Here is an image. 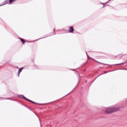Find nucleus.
Listing matches in <instances>:
<instances>
[{
    "label": "nucleus",
    "instance_id": "nucleus-1",
    "mask_svg": "<svg viewBox=\"0 0 127 127\" xmlns=\"http://www.w3.org/2000/svg\"><path fill=\"white\" fill-rule=\"evenodd\" d=\"M118 111H120L119 107H109L107 108H105V114L108 115V114H111V113H115V112H118Z\"/></svg>",
    "mask_w": 127,
    "mask_h": 127
},
{
    "label": "nucleus",
    "instance_id": "nucleus-2",
    "mask_svg": "<svg viewBox=\"0 0 127 127\" xmlns=\"http://www.w3.org/2000/svg\"><path fill=\"white\" fill-rule=\"evenodd\" d=\"M73 30H74V29L73 28V27L70 26L68 29V32L70 33H73Z\"/></svg>",
    "mask_w": 127,
    "mask_h": 127
},
{
    "label": "nucleus",
    "instance_id": "nucleus-3",
    "mask_svg": "<svg viewBox=\"0 0 127 127\" xmlns=\"http://www.w3.org/2000/svg\"><path fill=\"white\" fill-rule=\"evenodd\" d=\"M22 69H23V67L20 68L19 69L18 71V77H19V75H20V72H21V71H22Z\"/></svg>",
    "mask_w": 127,
    "mask_h": 127
},
{
    "label": "nucleus",
    "instance_id": "nucleus-4",
    "mask_svg": "<svg viewBox=\"0 0 127 127\" xmlns=\"http://www.w3.org/2000/svg\"><path fill=\"white\" fill-rule=\"evenodd\" d=\"M18 97H19V98H20L21 99H24V100H26V98L23 95H19Z\"/></svg>",
    "mask_w": 127,
    "mask_h": 127
},
{
    "label": "nucleus",
    "instance_id": "nucleus-5",
    "mask_svg": "<svg viewBox=\"0 0 127 127\" xmlns=\"http://www.w3.org/2000/svg\"><path fill=\"white\" fill-rule=\"evenodd\" d=\"M13 1H15V0H9V4H11Z\"/></svg>",
    "mask_w": 127,
    "mask_h": 127
},
{
    "label": "nucleus",
    "instance_id": "nucleus-6",
    "mask_svg": "<svg viewBox=\"0 0 127 127\" xmlns=\"http://www.w3.org/2000/svg\"><path fill=\"white\" fill-rule=\"evenodd\" d=\"M20 40H21V42H22L23 44H24V43H25V41L23 39L21 38Z\"/></svg>",
    "mask_w": 127,
    "mask_h": 127
},
{
    "label": "nucleus",
    "instance_id": "nucleus-7",
    "mask_svg": "<svg viewBox=\"0 0 127 127\" xmlns=\"http://www.w3.org/2000/svg\"><path fill=\"white\" fill-rule=\"evenodd\" d=\"M26 101H28L29 102H31V103H33L34 104H35V102H33V101H31V100H29L28 99H27V98H26Z\"/></svg>",
    "mask_w": 127,
    "mask_h": 127
},
{
    "label": "nucleus",
    "instance_id": "nucleus-8",
    "mask_svg": "<svg viewBox=\"0 0 127 127\" xmlns=\"http://www.w3.org/2000/svg\"><path fill=\"white\" fill-rule=\"evenodd\" d=\"M122 64H117V65H122Z\"/></svg>",
    "mask_w": 127,
    "mask_h": 127
},
{
    "label": "nucleus",
    "instance_id": "nucleus-9",
    "mask_svg": "<svg viewBox=\"0 0 127 127\" xmlns=\"http://www.w3.org/2000/svg\"><path fill=\"white\" fill-rule=\"evenodd\" d=\"M87 57H89V56H88V54H87Z\"/></svg>",
    "mask_w": 127,
    "mask_h": 127
},
{
    "label": "nucleus",
    "instance_id": "nucleus-10",
    "mask_svg": "<svg viewBox=\"0 0 127 127\" xmlns=\"http://www.w3.org/2000/svg\"><path fill=\"white\" fill-rule=\"evenodd\" d=\"M86 54H87V52H86Z\"/></svg>",
    "mask_w": 127,
    "mask_h": 127
},
{
    "label": "nucleus",
    "instance_id": "nucleus-11",
    "mask_svg": "<svg viewBox=\"0 0 127 127\" xmlns=\"http://www.w3.org/2000/svg\"><path fill=\"white\" fill-rule=\"evenodd\" d=\"M110 1H111V0H110Z\"/></svg>",
    "mask_w": 127,
    "mask_h": 127
}]
</instances>
